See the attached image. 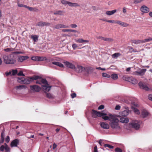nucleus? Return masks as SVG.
Instances as JSON below:
<instances>
[{
  "instance_id": "nucleus-1",
  "label": "nucleus",
  "mask_w": 152,
  "mask_h": 152,
  "mask_svg": "<svg viewBox=\"0 0 152 152\" xmlns=\"http://www.w3.org/2000/svg\"><path fill=\"white\" fill-rule=\"evenodd\" d=\"M109 124L111 127L113 129H120L118 124L119 120L116 117L112 116V117L110 119Z\"/></svg>"
},
{
  "instance_id": "nucleus-2",
  "label": "nucleus",
  "mask_w": 152,
  "mask_h": 152,
  "mask_svg": "<svg viewBox=\"0 0 152 152\" xmlns=\"http://www.w3.org/2000/svg\"><path fill=\"white\" fill-rule=\"evenodd\" d=\"M3 58L4 62L6 64H13L16 62V60L14 58V56L12 54L4 55Z\"/></svg>"
},
{
  "instance_id": "nucleus-3",
  "label": "nucleus",
  "mask_w": 152,
  "mask_h": 152,
  "mask_svg": "<svg viewBox=\"0 0 152 152\" xmlns=\"http://www.w3.org/2000/svg\"><path fill=\"white\" fill-rule=\"evenodd\" d=\"M32 80H37L36 83L41 84L42 83L45 85H48V82L46 79L42 78V77L38 75H34L31 78Z\"/></svg>"
},
{
  "instance_id": "nucleus-4",
  "label": "nucleus",
  "mask_w": 152,
  "mask_h": 152,
  "mask_svg": "<svg viewBox=\"0 0 152 152\" xmlns=\"http://www.w3.org/2000/svg\"><path fill=\"white\" fill-rule=\"evenodd\" d=\"M100 20L103 21L107 22L108 23H116L123 27H127L129 26L128 24L125 23L123 22H122L119 20L115 21L113 20H107L106 19H101Z\"/></svg>"
},
{
  "instance_id": "nucleus-5",
  "label": "nucleus",
  "mask_w": 152,
  "mask_h": 152,
  "mask_svg": "<svg viewBox=\"0 0 152 152\" xmlns=\"http://www.w3.org/2000/svg\"><path fill=\"white\" fill-rule=\"evenodd\" d=\"M32 77H28V78H25L24 77H18V81L20 83H23L25 84H29L31 82L33 81L31 78Z\"/></svg>"
},
{
  "instance_id": "nucleus-6",
  "label": "nucleus",
  "mask_w": 152,
  "mask_h": 152,
  "mask_svg": "<svg viewBox=\"0 0 152 152\" xmlns=\"http://www.w3.org/2000/svg\"><path fill=\"white\" fill-rule=\"evenodd\" d=\"M92 116L93 118H96L97 117H101L103 115H106L107 114L106 113H101L97 111L94 109H92L91 112Z\"/></svg>"
},
{
  "instance_id": "nucleus-7",
  "label": "nucleus",
  "mask_w": 152,
  "mask_h": 152,
  "mask_svg": "<svg viewBox=\"0 0 152 152\" xmlns=\"http://www.w3.org/2000/svg\"><path fill=\"white\" fill-rule=\"evenodd\" d=\"M140 122L137 120L133 121L129 123V125L132 128L137 130L140 128Z\"/></svg>"
},
{
  "instance_id": "nucleus-8",
  "label": "nucleus",
  "mask_w": 152,
  "mask_h": 152,
  "mask_svg": "<svg viewBox=\"0 0 152 152\" xmlns=\"http://www.w3.org/2000/svg\"><path fill=\"white\" fill-rule=\"evenodd\" d=\"M146 70L147 69H141L139 71H137L133 72V74L137 75L142 76L145 74Z\"/></svg>"
},
{
  "instance_id": "nucleus-9",
  "label": "nucleus",
  "mask_w": 152,
  "mask_h": 152,
  "mask_svg": "<svg viewBox=\"0 0 152 152\" xmlns=\"http://www.w3.org/2000/svg\"><path fill=\"white\" fill-rule=\"evenodd\" d=\"M30 88L31 90L33 92H39L41 89L40 87L36 85L30 86Z\"/></svg>"
},
{
  "instance_id": "nucleus-10",
  "label": "nucleus",
  "mask_w": 152,
  "mask_h": 152,
  "mask_svg": "<svg viewBox=\"0 0 152 152\" xmlns=\"http://www.w3.org/2000/svg\"><path fill=\"white\" fill-rule=\"evenodd\" d=\"M69 26L65 25L62 24H58L53 27V29H58L60 28H68Z\"/></svg>"
},
{
  "instance_id": "nucleus-11",
  "label": "nucleus",
  "mask_w": 152,
  "mask_h": 152,
  "mask_svg": "<svg viewBox=\"0 0 152 152\" xmlns=\"http://www.w3.org/2000/svg\"><path fill=\"white\" fill-rule=\"evenodd\" d=\"M140 87L143 89L145 90L146 91H148L149 90V88L146 84L142 82H140L138 84Z\"/></svg>"
},
{
  "instance_id": "nucleus-12",
  "label": "nucleus",
  "mask_w": 152,
  "mask_h": 152,
  "mask_svg": "<svg viewBox=\"0 0 152 152\" xmlns=\"http://www.w3.org/2000/svg\"><path fill=\"white\" fill-rule=\"evenodd\" d=\"M50 23L43 21H40L37 23V25L39 26H49L50 25Z\"/></svg>"
},
{
  "instance_id": "nucleus-13",
  "label": "nucleus",
  "mask_w": 152,
  "mask_h": 152,
  "mask_svg": "<svg viewBox=\"0 0 152 152\" xmlns=\"http://www.w3.org/2000/svg\"><path fill=\"white\" fill-rule=\"evenodd\" d=\"M100 125L102 128L104 129H108L110 127L109 125L107 123L101 122L100 123Z\"/></svg>"
},
{
  "instance_id": "nucleus-14",
  "label": "nucleus",
  "mask_w": 152,
  "mask_h": 152,
  "mask_svg": "<svg viewBox=\"0 0 152 152\" xmlns=\"http://www.w3.org/2000/svg\"><path fill=\"white\" fill-rule=\"evenodd\" d=\"M64 63L65 66L69 68L72 69H75V66L74 64L68 61L64 62Z\"/></svg>"
},
{
  "instance_id": "nucleus-15",
  "label": "nucleus",
  "mask_w": 152,
  "mask_h": 152,
  "mask_svg": "<svg viewBox=\"0 0 152 152\" xmlns=\"http://www.w3.org/2000/svg\"><path fill=\"white\" fill-rule=\"evenodd\" d=\"M140 10L143 12L148 13L149 11V8L145 5H143L141 7Z\"/></svg>"
},
{
  "instance_id": "nucleus-16",
  "label": "nucleus",
  "mask_w": 152,
  "mask_h": 152,
  "mask_svg": "<svg viewBox=\"0 0 152 152\" xmlns=\"http://www.w3.org/2000/svg\"><path fill=\"white\" fill-rule=\"evenodd\" d=\"M19 143V140L18 139H16L13 140L11 143V146L12 147H13L17 146Z\"/></svg>"
},
{
  "instance_id": "nucleus-17",
  "label": "nucleus",
  "mask_w": 152,
  "mask_h": 152,
  "mask_svg": "<svg viewBox=\"0 0 152 152\" xmlns=\"http://www.w3.org/2000/svg\"><path fill=\"white\" fill-rule=\"evenodd\" d=\"M29 58V57L28 56H20L18 58V61L19 62H22L28 59Z\"/></svg>"
},
{
  "instance_id": "nucleus-18",
  "label": "nucleus",
  "mask_w": 152,
  "mask_h": 152,
  "mask_svg": "<svg viewBox=\"0 0 152 152\" xmlns=\"http://www.w3.org/2000/svg\"><path fill=\"white\" fill-rule=\"evenodd\" d=\"M43 85L42 86V89L45 91V92L49 91L51 87L48 86V85Z\"/></svg>"
},
{
  "instance_id": "nucleus-19",
  "label": "nucleus",
  "mask_w": 152,
  "mask_h": 152,
  "mask_svg": "<svg viewBox=\"0 0 152 152\" xmlns=\"http://www.w3.org/2000/svg\"><path fill=\"white\" fill-rule=\"evenodd\" d=\"M131 42L132 43H134L135 44H138L140 43H143L142 40L138 39H133L131 41Z\"/></svg>"
},
{
  "instance_id": "nucleus-20",
  "label": "nucleus",
  "mask_w": 152,
  "mask_h": 152,
  "mask_svg": "<svg viewBox=\"0 0 152 152\" xmlns=\"http://www.w3.org/2000/svg\"><path fill=\"white\" fill-rule=\"evenodd\" d=\"M129 82L131 83L134 84H136L137 83V81L135 78H133L132 77H131V78L129 81Z\"/></svg>"
},
{
  "instance_id": "nucleus-21",
  "label": "nucleus",
  "mask_w": 152,
  "mask_h": 152,
  "mask_svg": "<svg viewBox=\"0 0 152 152\" xmlns=\"http://www.w3.org/2000/svg\"><path fill=\"white\" fill-rule=\"evenodd\" d=\"M75 42L77 43H83L86 42L88 43L89 42V41L88 40H85L82 39H75Z\"/></svg>"
},
{
  "instance_id": "nucleus-22",
  "label": "nucleus",
  "mask_w": 152,
  "mask_h": 152,
  "mask_svg": "<svg viewBox=\"0 0 152 152\" xmlns=\"http://www.w3.org/2000/svg\"><path fill=\"white\" fill-rule=\"evenodd\" d=\"M120 121L121 123H127L129 122V119L127 118L121 117L120 118Z\"/></svg>"
},
{
  "instance_id": "nucleus-23",
  "label": "nucleus",
  "mask_w": 152,
  "mask_h": 152,
  "mask_svg": "<svg viewBox=\"0 0 152 152\" xmlns=\"http://www.w3.org/2000/svg\"><path fill=\"white\" fill-rule=\"evenodd\" d=\"M141 115L142 117L145 118L148 115V113L146 110H143L142 111Z\"/></svg>"
},
{
  "instance_id": "nucleus-24",
  "label": "nucleus",
  "mask_w": 152,
  "mask_h": 152,
  "mask_svg": "<svg viewBox=\"0 0 152 152\" xmlns=\"http://www.w3.org/2000/svg\"><path fill=\"white\" fill-rule=\"evenodd\" d=\"M116 11V10H114L111 11H107L105 14L108 15H111L114 14Z\"/></svg>"
},
{
  "instance_id": "nucleus-25",
  "label": "nucleus",
  "mask_w": 152,
  "mask_h": 152,
  "mask_svg": "<svg viewBox=\"0 0 152 152\" xmlns=\"http://www.w3.org/2000/svg\"><path fill=\"white\" fill-rule=\"evenodd\" d=\"M52 64L59 66L60 67H63L64 65L61 63L57 61H53L52 63Z\"/></svg>"
},
{
  "instance_id": "nucleus-26",
  "label": "nucleus",
  "mask_w": 152,
  "mask_h": 152,
  "mask_svg": "<svg viewBox=\"0 0 152 152\" xmlns=\"http://www.w3.org/2000/svg\"><path fill=\"white\" fill-rule=\"evenodd\" d=\"M52 64L59 66L60 67H63L64 65L61 63L57 61H53L52 63Z\"/></svg>"
},
{
  "instance_id": "nucleus-27",
  "label": "nucleus",
  "mask_w": 152,
  "mask_h": 152,
  "mask_svg": "<svg viewBox=\"0 0 152 152\" xmlns=\"http://www.w3.org/2000/svg\"><path fill=\"white\" fill-rule=\"evenodd\" d=\"M85 68L81 66H77V71L79 72H81L85 70Z\"/></svg>"
},
{
  "instance_id": "nucleus-28",
  "label": "nucleus",
  "mask_w": 152,
  "mask_h": 152,
  "mask_svg": "<svg viewBox=\"0 0 152 152\" xmlns=\"http://www.w3.org/2000/svg\"><path fill=\"white\" fill-rule=\"evenodd\" d=\"M129 114V113L127 110H125L122 112H120V114L122 116H126Z\"/></svg>"
},
{
  "instance_id": "nucleus-29",
  "label": "nucleus",
  "mask_w": 152,
  "mask_h": 152,
  "mask_svg": "<svg viewBox=\"0 0 152 152\" xmlns=\"http://www.w3.org/2000/svg\"><path fill=\"white\" fill-rule=\"evenodd\" d=\"M64 13V12L62 10H57L54 11L53 14L54 15H62Z\"/></svg>"
},
{
  "instance_id": "nucleus-30",
  "label": "nucleus",
  "mask_w": 152,
  "mask_h": 152,
  "mask_svg": "<svg viewBox=\"0 0 152 152\" xmlns=\"http://www.w3.org/2000/svg\"><path fill=\"white\" fill-rule=\"evenodd\" d=\"M26 8L31 11H36L38 10V9L35 7H31L27 6Z\"/></svg>"
},
{
  "instance_id": "nucleus-31",
  "label": "nucleus",
  "mask_w": 152,
  "mask_h": 152,
  "mask_svg": "<svg viewBox=\"0 0 152 152\" xmlns=\"http://www.w3.org/2000/svg\"><path fill=\"white\" fill-rule=\"evenodd\" d=\"M121 55V54L120 53H115L112 55V57L113 58H117Z\"/></svg>"
},
{
  "instance_id": "nucleus-32",
  "label": "nucleus",
  "mask_w": 152,
  "mask_h": 152,
  "mask_svg": "<svg viewBox=\"0 0 152 152\" xmlns=\"http://www.w3.org/2000/svg\"><path fill=\"white\" fill-rule=\"evenodd\" d=\"M31 37L34 42H36L38 40V37L36 35H31Z\"/></svg>"
},
{
  "instance_id": "nucleus-33",
  "label": "nucleus",
  "mask_w": 152,
  "mask_h": 152,
  "mask_svg": "<svg viewBox=\"0 0 152 152\" xmlns=\"http://www.w3.org/2000/svg\"><path fill=\"white\" fill-rule=\"evenodd\" d=\"M104 115H103L102 116V118L104 120H109L110 121V119L112 117V116H113V115H110V117H108V116H104Z\"/></svg>"
},
{
  "instance_id": "nucleus-34",
  "label": "nucleus",
  "mask_w": 152,
  "mask_h": 152,
  "mask_svg": "<svg viewBox=\"0 0 152 152\" xmlns=\"http://www.w3.org/2000/svg\"><path fill=\"white\" fill-rule=\"evenodd\" d=\"M1 140L0 141V143H3L4 140V132L3 131L1 133Z\"/></svg>"
},
{
  "instance_id": "nucleus-35",
  "label": "nucleus",
  "mask_w": 152,
  "mask_h": 152,
  "mask_svg": "<svg viewBox=\"0 0 152 152\" xmlns=\"http://www.w3.org/2000/svg\"><path fill=\"white\" fill-rule=\"evenodd\" d=\"M122 78L124 80L129 82L131 78V77H129L127 76H124Z\"/></svg>"
},
{
  "instance_id": "nucleus-36",
  "label": "nucleus",
  "mask_w": 152,
  "mask_h": 152,
  "mask_svg": "<svg viewBox=\"0 0 152 152\" xmlns=\"http://www.w3.org/2000/svg\"><path fill=\"white\" fill-rule=\"evenodd\" d=\"M48 59H47L45 57H39L38 61H42L44 60H46L47 61H48Z\"/></svg>"
},
{
  "instance_id": "nucleus-37",
  "label": "nucleus",
  "mask_w": 152,
  "mask_h": 152,
  "mask_svg": "<svg viewBox=\"0 0 152 152\" xmlns=\"http://www.w3.org/2000/svg\"><path fill=\"white\" fill-rule=\"evenodd\" d=\"M129 49L130 51V52L131 53H132L133 52H138V51H137L136 49H133V48L132 47H129Z\"/></svg>"
},
{
  "instance_id": "nucleus-38",
  "label": "nucleus",
  "mask_w": 152,
  "mask_h": 152,
  "mask_svg": "<svg viewBox=\"0 0 152 152\" xmlns=\"http://www.w3.org/2000/svg\"><path fill=\"white\" fill-rule=\"evenodd\" d=\"M14 49L12 48H7L4 50V51L6 52H9L13 51L14 50Z\"/></svg>"
},
{
  "instance_id": "nucleus-39",
  "label": "nucleus",
  "mask_w": 152,
  "mask_h": 152,
  "mask_svg": "<svg viewBox=\"0 0 152 152\" xmlns=\"http://www.w3.org/2000/svg\"><path fill=\"white\" fill-rule=\"evenodd\" d=\"M152 40V38L148 37V38L142 40L143 43L148 42Z\"/></svg>"
},
{
  "instance_id": "nucleus-40",
  "label": "nucleus",
  "mask_w": 152,
  "mask_h": 152,
  "mask_svg": "<svg viewBox=\"0 0 152 152\" xmlns=\"http://www.w3.org/2000/svg\"><path fill=\"white\" fill-rule=\"evenodd\" d=\"M26 88V86L23 85H20L16 87V88L18 89H21L22 88Z\"/></svg>"
},
{
  "instance_id": "nucleus-41",
  "label": "nucleus",
  "mask_w": 152,
  "mask_h": 152,
  "mask_svg": "<svg viewBox=\"0 0 152 152\" xmlns=\"http://www.w3.org/2000/svg\"><path fill=\"white\" fill-rule=\"evenodd\" d=\"M111 78H112L114 80L117 79L118 78V75H117V74H112L111 76Z\"/></svg>"
},
{
  "instance_id": "nucleus-42",
  "label": "nucleus",
  "mask_w": 152,
  "mask_h": 152,
  "mask_svg": "<svg viewBox=\"0 0 152 152\" xmlns=\"http://www.w3.org/2000/svg\"><path fill=\"white\" fill-rule=\"evenodd\" d=\"M46 95L47 97L49 99L52 98H53V96L49 93H46Z\"/></svg>"
},
{
  "instance_id": "nucleus-43",
  "label": "nucleus",
  "mask_w": 152,
  "mask_h": 152,
  "mask_svg": "<svg viewBox=\"0 0 152 152\" xmlns=\"http://www.w3.org/2000/svg\"><path fill=\"white\" fill-rule=\"evenodd\" d=\"M104 146L105 147H107L110 149H113L114 147L108 144H105L104 145Z\"/></svg>"
},
{
  "instance_id": "nucleus-44",
  "label": "nucleus",
  "mask_w": 152,
  "mask_h": 152,
  "mask_svg": "<svg viewBox=\"0 0 152 152\" xmlns=\"http://www.w3.org/2000/svg\"><path fill=\"white\" fill-rule=\"evenodd\" d=\"M134 112L137 114H139L140 112L139 110L136 108H134L133 109Z\"/></svg>"
},
{
  "instance_id": "nucleus-45",
  "label": "nucleus",
  "mask_w": 152,
  "mask_h": 152,
  "mask_svg": "<svg viewBox=\"0 0 152 152\" xmlns=\"http://www.w3.org/2000/svg\"><path fill=\"white\" fill-rule=\"evenodd\" d=\"M39 56H33L31 58V59L34 61H38Z\"/></svg>"
},
{
  "instance_id": "nucleus-46",
  "label": "nucleus",
  "mask_w": 152,
  "mask_h": 152,
  "mask_svg": "<svg viewBox=\"0 0 152 152\" xmlns=\"http://www.w3.org/2000/svg\"><path fill=\"white\" fill-rule=\"evenodd\" d=\"M6 145L5 146V150L7 152H9L10 151V148L7 145L5 144Z\"/></svg>"
},
{
  "instance_id": "nucleus-47",
  "label": "nucleus",
  "mask_w": 152,
  "mask_h": 152,
  "mask_svg": "<svg viewBox=\"0 0 152 152\" xmlns=\"http://www.w3.org/2000/svg\"><path fill=\"white\" fill-rule=\"evenodd\" d=\"M102 76L103 77H107L108 78H109L110 77V76L109 75L105 73H102Z\"/></svg>"
},
{
  "instance_id": "nucleus-48",
  "label": "nucleus",
  "mask_w": 152,
  "mask_h": 152,
  "mask_svg": "<svg viewBox=\"0 0 152 152\" xmlns=\"http://www.w3.org/2000/svg\"><path fill=\"white\" fill-rule=\"evenodd\" d=\"M113 39L112 38H106L105 41L107 42H112L113 41Z\"/></svg>"
},
{
  "instance_id": "nucleus-49",
  "label": "nucleus",
  "mask_w": 152,
  "mask_h": 152,
  "mask_svg": "<svg viewBox=\"0 0 152 152\" xmlns=\"http://www.w3.org/2000/svg\"><path fill=\"white\" fill-rule=\"evenodd\" d=\"M18 6L19 7H24L26 8L27 6L24 4H20L19 3H18Z\"/></svg>"
},
{
  "instance_id": "nucleus-50",
  "label": "nucleus",
  "mask_w": 152,
  "mask_h": 152,
  "mask_svg": "<svg viewBox=\"0 0 152 152\" xmlns=\"http://www.w3.org/2000/svg\"><path fill=\"white\" fill-rule=\"evenodd\" d=\"M69 1H67L63 0L61 1V3L64 4H68Z\"/></svg>"
},
{
  "instance_id": "nucleus-51",
  "label": "nucleus",
  "mask_w": 152,
  "mask_h": 152,
  "mask_svg": "<svg viewBox=\"0 0 152 152\" xmlns=\"http://www.w3.org/2000/svg\"><path fill=\"white\" fill-rule=\"evenodd\" d=\"M12 75H15L18 72V71L17 69L12 70Z\"/></svg>"
},
{
  "instance_id": "nucleus-52",
  "label": "nucleus",
  "mask_w": 152,
  "mask_h": 152,
  "mask_svg": "<svg viewBox=\"0 0 152 152\" xmlns=\"http://www.w3.org/2000/svg\"><path fill=\"white\" fill-rule=\"evenodd\" d=\"M115 152H122V150L121 149L119 148H117L115 150Z\"/></svg>"
},
{
  "instance_id": "nucleus-53",
  "label": "nucleus",
  "mask_w": 152,
  "mask_h": 152,
  "mask_svg": "<svg viewBox=\"0 0 152 152\" xmlns=\"http://www.w3.org/2000/svg\"><path fill=\"white\" fill-rule=\"evenodd\" d=\"M18 76H25V75L23 73V72L21 71H20L18 72Z\"/></svg>"
},
{
  "instance_id": "nucleus-54",
  "label": "nucleus",
  "mask_w": 152,
  "mask_h": 152,
  "mask_svg": "<svg viewBox=\"0 0 152 152\" xmlns=\"http://www.w3.org/2000/svg\"><path fill=\"white\" fill-rule=\"evenodd\" d=\"M10 140V137H9V136H8L6 137V138H5V141L7 143H8L9 142Z\"/></svg>"
},
{
  "instance_id": "nucleus-55",
  "label": "nucleus",
  "mask_w": 152,
  "mask_h": 152,
  "mask_svg": "<svg viewBox=\"0 0 152 152\" xmlns=\"http://www.w3.org/2000/svg\"><path fill=\"white\" fill-rule=\"evenodd\" d=\"M77 47V45L76 44H74L72 45V47L74 50H75Z\"/></svg>"
},
{
  "instance_id": "nucleus-56",
  "label": "nucleus",
  "mask_w": 152,
  "mask_h": 152,
  "mask_svg": "<svg viewBox=\"0 0 152 152\" xmlns=\"http://www.w3.org/2000/svg\"><path fill=\"white\" fill-rule=\"evenodd\" d=\"M70 26L72 28H75L77 27V25L76 24H71L70 25Z\"/></svg>"
},
{
  "instance_id": "nucleus-57",
  "label": "nucleus",
  "mask_w": 152,
  "mask_h": 152,
  "mask_svg": "<svg viewBox=\"0 0 152 152\" xmlns=\"http://www.w3.org/2000/svg\"><path fill=\"white\" fill-rule=\"evenodd\" d=\"M104 108V106L103 105H101L98 108L99 110H102Z\"/></svg>"
},
{
  "instance_id": "nucleus-58",
  "label": "nucleus",
  "mask_w": 152,
  "mask_h": 152,
  "mask_svg": "<svg viewBox=\"0 0 152 152\" xmlns=\"http://www.w3.org/2000/svg\"><path fill=\"white\" fill-rule=\"evenodd\" d=\"M87 69L88 71H91L93 70V68L91 67H88L87 68Z\"/></svg>"
},
{
  "instance_id": "nucleus-59",
  "label": "nucleus",
  "mask_w": 152,
  "mask_h": 152,
  "mask_svg": "<svg viewBox=\"0 0 152 152\" xmlns=\"http://www.w3.org/2000/svg\"><path fill=\"white\" fill-rule=\"evenodd\" d=\"M5 146H4L3 145H1L0 148V150L1 151H3L4 150V149H5Z\"/></svg>"
},
{
  "instance_id": "nucleus-60",
  "label": "nucleus",
  "mask_w": 152,
  "mask_h": 152,
  "mask_svg": "<svg viewBox=\"0 0 152 152\" xmlns=\"http://www.w3.org/2000/svg\"><path fill=\"white\" fill-rule=\"evenodd\" d=\"M148 99L149 100L152 101V94H150L148 96Z\"/></svg>"
},
{
  "instance_id": "nucleus-61",
  "label": "nucleus",
  "mask_w": 152,
  "mask_h": 152,
  "mask_svg": "<svg viewBox=\"0 0 152 152\" xmlns=\"http://www.w3.org/2000/svg\"><path fill=\"white\" fill-rule=\"evenodd\" d=\"M76 96V94L75 93H73L71 95V96L72 98H73L75 97Z\"/></svg>"
},
{
  "instance_id": "nucleus-62",
  "label": "nucleus",
  "mask_w": 152,
  "mask_h": 152,
  "mask_svg": "<svg viewBox=\"0 0 152 152\" xmlns=\"http://www.w3.org/2000/svg\"><path fill=\"white\" fill-rule=\"evenodd\" d=\"M121 107L119 105H116L115 107V109L116 110H119L120 109Z\"/></svg>"
},
{
  "instance_id": "nucleus-63",
  "label": "nucleus",
  "mask_w": 152,
  "mask_h": 152,
  "mask_svg": "<svg viewBox=\"0 0 152 152\" xmlns=\"http://www.w3.org/2000/svg\"><path fill=\"white\" fill-rule=\"evenodd\" d=\"M92 9L94 10H98L97 7L95 6H93L91 7Z\"/></svg>"
},
{
  "instance_id": "nucleus-64",
  "label": "nucleus",
  "mask_w": 152,
  "mask_h": 152,
  "mask_svg": "<svg viewBox=\"0 0 152 152\" xmlns=\"http://www.w3.org/2000/svg\"><path fill=\"white\" fill-rule=\"evenodd\" d=\"M97 148V146L96 145L94 147V152H98Z\"/></svg>"
}]
</instances>
